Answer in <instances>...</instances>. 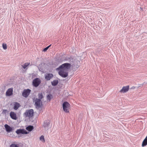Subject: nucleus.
Returning <instances> with one entry per match:
<instances>
[{"label":"nucleus","instance_id":"9","mask_svg":"<svg viewBox=\"0 0 147 147\" xmlns=\"http://www.w3.org/2000/svg\"><path fill=\"white\" fill-rule=\"evenodd\" d=\"M16 133L18 134H27L29 133L28 132H27L26 130L24 129H17L16 131Z\"/></svg>","mask_w":147,"mask_h":147},{"label":"nucleus","instance_id":"18","mask_svg":"<svg viewBox=\"0 0 147 147\" xmlns=\"http://www.w3.org/2000/svg\"><path fill=\"white\" fill-rule=\"evenodd\" d=\"M52 98V95L51 94H49L47 96V98L49 101Z\"/></svg>","mask_w":147,"mask_h":147},{"label":"nucleus","instance_id":"3","mask_svg":"<svg viewBox=\"0 0 147 147\" xmlns=\"http://www.w3.org/2000/svg\"><path fill=\"white\" fill-rule=\"evenodd\" d=\"M62 107L63 111L67 113L69 112V109L70 107V105L67 102H64L62 105Z\"/></svg>","mask_w":147,"mask_h":147},{"label":"nucleus","instance_id":"12","mask_svg":"<svg viewBox=\"0 0 147 147\" xmlns=\"http://www.w3.org/2000/svg\"><path fill=\"white\" fill-rule=\"evenodd\" d=\"M4 127L7 132H10L12 131V128L8 125L5 124V125Z\"/></svg>","mask_w":147,"mask_h":147},{"label":"nucleus","instance_id":"16","mask_svg":"<svg viewBox=\"0 0 147 147\" xmlns=\"http://www.w3.org/2000/svg\"><path fill=\"white\" fill-rule=\"evenodd\" d=\"M30 64V63L27 62L25 63L23 65H22L24 69H25Z\"/></svg>","mask_w":147,"mask_h":147},{"label":"nucleus","instance_id":"13","mask_svg":"<svg viewBox=\"0 0 147 147\" xmlns=\"http://www.w3.org/2000/svg\"><path fill=\"white\" fill-rule=\"evenodd\" d=\"M14 105L13 108L15 110H17L20 106V104L17 102L14 103Z\"/></svg>","mask_w":147,"mask_h":147},{"label":"nucleus","instance_id":"8","mask_svg":"<svg viewBox=\"0 0 147 147\" xmlns=\"http://www.w3.org/2000/svg\"><path fill=\"white\" fill-rule=\"evenodd\" d=\"M35 105L36 108L37 109H39L42 105L40 100L36 98L35 101Z\"/></svg>","mask_w":147,"mask_h":147},{"label":"nucleus","instance_id":"17","mask_svg":"<svg viewBox=\"0 0 147 147\" xmlns=\"http://www.w3.org/2000/svg\"><path fill=\"white\" fill-rule=\"evenodd\" d=\"M40 140L43 142H45L44 136L43 135L41 136L40 137Z\"/></svg>","mask_w":147,"mask_h":147},{"label":"nucleus","instance_id":"2","mask_svg":"<svg viewBox=\"0 0 147 147\" xmlns=\"http://www.w3.org/2000/svg\"><path fill=\"white\" fill-rule=\"evenodd\" d=\"M34 112L33 110L30 109L26 111L24 114V116L26 117H27L29 119L32 117L34 115Z\"/></svg>","mask_w":147,"mask_h":147},{"label":"nucleus","instance_id":"10","mask_svg":"<svg viewBox=\"0 0 147 147\" xmlns=\"http://www.w3.org/2000/svg\"><path fill=\"white\" fill-rule=\"evenodd\" d=\"M53 76L52 74H47L45 75V78L47 80H49L53 78Z\"/></svg>","mask_w":147,"mask_h":147},{"label":"nucleus","instance_id":"1","mask_svg":"<svg viewBox=\"0 0 147 147\" xmlns=\"http://www.w3.org/2000/svg\"><path fill=\"white\" fill-rule=\"evenodd\" d=\"M71 65L68 63L62 64L56 69L59 71V75L63 78H65L68 76V71L70 69Z\"/></svg>","mask_w":147,"mask_h":147},{"label":"nucleus","instance_id":"21","mask_svg":"<svg viewBox=\"0 0 147 147\" xmlns=\"http://www.w3.org/2000/svg\"><path fill=\"white\" fill-rule=\"evenodd\" d=\"M10 147H19L18 145L15 144H12L10 145Z\"/></svg>","mask_w":147,"mask_h":147},{"label":"nucleus","instance_id":"7","mask_svg":"<svg viewBox=\"0 0 147 147\" xmlns=\"http://www.w3.org/2000/svg\"><path fill=\"white\" fill-rule=\"evenodd\" d=\"M13 88L8 89L5 93L6 96H11L13 94Z\"/></svg>","mask_w":147,"mask_h":147},{"label":"nucleus","instance_id":"4","mask_svg":"<svg viewBox=\"0 0 147 147\" xmlns=\"http://www.w3.org/2000/svg\"><path fill=\"white\" fill-rule=\"evenodd\" d=\"M40 80L38 78H36L34 79L32 82V84L34 86L37 87L40 83Z\"/></svg>","mask_w":147,"mask_h":147},{"label":"nucleus","instance_id":"20","mask_svg":"<svg viewBox=\"0 0 147 147\" xmlns=\"http://www.w3.org/2000/svg\"><path fill=\"white\" fill-rule=\"evenodd\" d=\"M2 47L3 48L5 49V50L7 49V45L6 44L3 43L2 44Z\"/></svg>","mask_w":147,"mask_h":147},{"label":"nucleus","instance_id":"14","mask_svg":"<svg viewBox=\"0 0 147 147\" xmlns=\"http://www.w3.org/2000/svg\"><path fill=\"white\" fill-rule=\"evenodd\" d=\"M33 126L29 125L26 128V129L29 131H31L33 129Z\"/></svg>","mask_w":147,"mask_h":147},{"label":"nucleus","instance_id":"19","mask_svg":"<svg viewBox=\"0 0 147 147\" xmlns=\"http://www.w3.org/2000/svg\"><path fill=\"white\" fill-rule=\"evenodd\" d=\"M38 99H40V100H41L43 97V96L42 93H39L38 95Z\"/></svg>","mask_w":147,"mask_h":147},{"label":"nucleus","instance_id":"11","mask_svg":"<svg viewBox=\"0 0 147 147\" xmlns=\"http://www.w3.org/2000/svg\"><path fill=\"white\" fill-rule=\"evenodd\" d=\"M10 115L11 117L14 120H16L17 119L16 115L14 112H11L10 113Z\"/></svg>","mask_w":147,"mask_h":147},{"label":"nucleus","instance_id":"5","mask_svg":"<svg viewBox=\"0 0 147 147\" xmlns=\"http://www.w3.org/2000/svg\"><path fill=\"white\" fill-rule=\"evenodd\" d=\"M30 92L31 90L30 89L24 90L22 93V95L24 97L26 98L29 96Z\"/></svg>","mask_w":147,"mask_h":147},{"label":"nucleus","instance_id":"24","mask_svg":"<svg viewBox=\"0 0 147 147\" xmlns=\"http://www.w3.org/2000/svg\"><path fill=\"white\" fill-rule=\"evenodd\" d=\"M49 124V122H48V123H47V125H48Z\"/></svg>","mask_w":147,"mask_h":147},{"label":"nucleus","instance_id":"23","mask_svg":"<svg viewBox=\"0 0 147 147\" xmlns=\"http://www.w3.org/2000/svg\"><path fill=\"white\" fill-rule=\"evenodd\" d=\"M7 112V111L6 110H3V113H6Z\"/></svg>","mask_w":147,"mask_h":147},{"label":"nucleus","instance_id":"6","mask_svg":"<svg viewBox=\"0 0 147 147\" xmlns=\"http://www.w3.org/2000/svg\"><path fill=\"white\" fill-rule=\"evenodd\" d=\"M129 88V86L128 85L123 86L119 91V92L121 93H126L128 91Z\"/></svg>","mask_w":147,"mask_h":147},{"label":"nucleus","instance_id":"22","mask_svg":"<svg viewBox=\"0 0 147 147\" xmlns=\"http://www.w3.org/2000/svg\"><path fill=\"white\" fill-rule=\"evenodd\" d=\"M51 45H50L49 46H48L47 47H46V48H45L44 49H43V51H44V52H45L48 49V48Z\"/></svg>","mask_w":147,"mask_h":147},{"label":"nucleus","instance_id":"15","mask_svg":"<svg viewBox=\"0 0 147 147\" xmlns=\"http://www.w3.org/2000/svg\"><path fill=\"white\" fill-rule=\"evenodd\" d=\"M58 83V81L57 80H54L53 82H51L52 85L55 86Z\"/></svg>","mask_w":147,"mask_h":147}]
</instances>
